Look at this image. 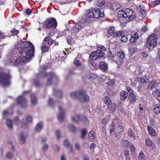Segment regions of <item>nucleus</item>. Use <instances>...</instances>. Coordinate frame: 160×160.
<instances>
[{"label": "nucleus", "instance_id": "1", "mask_svg": "<svg viewBox=\"0 0 160 160\" xmlns=\"http://www.w3.org/2000/svg\"><path fill=\"white\" fill-rule=\"evenodd\" d=\"M21 43V44L18 45L16 48L19 53L22 55L16 58L11 56H8L6 61V64L16 66L21 62L30 61L34 57V47L33 44L30 42L25 41H22Z\"/></svg>", "mask_w": 160, "mask_h": 160}, {"label": "nucleus", "instance_id": "2", "mask_svg": "<svg viewBox=\"0 0 160 160\" xmlns=\"http://www.w3.org/2000/svg\"><path fill=\"white\" fill-rule=\"evenodd\" d=\"M123 13L118 14V18L122 23H126L136 17L135 13L129 8H127Z\"/></svg>", "mask_w": 160, "mask_h": 160}, {"label": "nucleus", "instance_id": "3", "mask_svg": "<svg viewBox=\"0 0 160 160\" xmlns=\"http://www.w3.org/2000/svg\"><path fill=\"white\" fill-rule=\"evenodd\" d=\"M70 97L73 99H77L81 103L89 102L90 98L85 91L80 90L70 93Z\"/></svg>", "mask_w": 160, "mask_h": 160}, {"label": "nucleus", "instance_id": "4", "mask_svg": "<svg viewBox=\"0 0 160 160\" xmlns=\"http://www.w3.org/2000/svg\"><path fill=\"white\" fill-rule=\"evenodd\" d=\"M11 76L8 73L0 72V85L3 87H8L11 84Z\"/></svg>", "mask_w": 160, "mask_h": 160}, {"label": "nucleus", "instance_id": "5", "mask_svg": "<svg viewBox=\"0 0 160 160\" xmlns=\"http://www.w3.org/2000/svg\"><path fill=\"white\" fill-rule=\"evenodd\" d=\"M157 40L153 36H149L147 39V43L145 47L148 48L149 52H151L157 44Z\"/></svg>", "mask_w": 160, "mask_h": 160}, {"label": "nucleus", "instance_id": "6", "mask_svg": "<svg viewBox=\"0 0 160 160\" xmlns=\"http://www.w3.org/2000/svg\"><path fill=\"white\" fill-rule=\"evenodd\" d=\"M43 27L48 29L55 28L57 26V22L54 18L47 19L46 21L43 23Z\"/></svg>", "mask_w": 160, "mask_h": 160}, {"label": "nucleus", "instance_id": "7", "mask_svg": "<svg viewBox=\"0 0 160 160\" xmlns=\"http://www.w3.org/2000/svg\"><path fill=\"white\" fill-rule=\"evenodd\" d=\"M28 91H24L23 92L22 95L18 97L17 99V104L22 108H24L27 106V102L25 95L26 93L29 92Z\"/></svg>", "mask_w": 160, "mask_h": 160}, {"label": "nucleus", "instance_id": "8", "mask_svg": "<svg viewBox=\"0 0 160 160\" xmlns=\"http://www.w3.org/2000/svg\"><path fill=\"white\" fill-rule=\"evenodd\" d=\"M97 50L92 52L89 56L90 60H96L101 58L104 57L105 54L103 52Z\"/></svg>", "mask_w": 160, "mask_h": 160}, {"label": "nucleus", "instance_id": "9", "mask_svg": "<svg viewBox=\"0 0 160 160\" xmlns=\"http://www.w3.org/2000/svg\"><path fill=\"white\" fill-rule=\"evenodd\" d=\"M44 77L47 78V84L51 85L52 83V80L54 79H57V76L53 72H50L49 73L45 72L42 74Z\"/></svg>", "mask_w": 160, "mask_h": 160}, {"label": "nucleus", "instance_id": "10", "mask_svg": "<svg viewBox=\"0 0 160 160\" xmlns=\"http://www.w3.org/2000/svg\"><path fill=\"white\" fill-rule=\"evenodd\" d=\"M94 18H98L104 16L103 9L100 8H95L92 9Z\"/></svg>", "mask_w": 160, "mask_h": 160}, {"label": "nucleus", "instance_id": "11", "mask_svg": "<svg viewBox=\"0 0 160 160\" xmlns=\"http://www.w3.org/2000/svg\"><path fill=\"white\" fill-rule=\"evenodd\" d=\"M113 38H117L118 37L121 42H125L128 41V38L126 35L124 34V32H118L117 34H115L113 36Z\"/></svg>", "mask_w": 160, "mask_h": 160}, {"label": "nucleus", "instance_id": "12", "mask_svg": "<svg viewBox=\"0 0 160 160\" xmlns=\"http://www.w3.org/2000/svg\"><path fill=\"white\" fill-rule=\"evenodd\" d=\"M99 68L102 71L106 72L108 70V64L103 61L100 62L98 65Z\"/></svg>", "mask_w": 160, "mask_h": 160}, {"label": "nucleus", "instance_id": "13", "mask_svg": "<svg viewBox=\"0 0 160 160\" xmlns=\"http://www.w3.org/2000/svg\"><path fill=\"white\" fill-rule=\"evenodd\" d=\"M26 119H23L22 121V124L23 126L27 125L28 122H31L32 121V117L30 115H28L26 117Z\"/></svg>", "mask_w": 160, "mask_h": 160}, {"label": "nucleus", "instance_id": "14", "mask_svg": "<svg viewBox=\"0 0 160 160\" xmlns=\"http://www.w3.org/2000/svg\"><path fill=\"white\" fill-rule=\"evenodd\" d=\"M108 110L110 112H115L116 110V105L112 102L107 105Z\"/></svg>", "mask_w": 160, "mask_h": 160}, {"label": "nucleus", "instance_id": "15", "mask_svg": "<svg viewBox=\"0 0 160 160\" xmlns=\"http://www.w3.org/2000/svg\"><path fill=\"white\" fill-rule=\"evenodd\" d=\"M128 99L130 102L132 104L135 103L137 99V95L135 92L129 94L128 96Z\"/></svg>", "mask_w": 160, "mask_h": 160}, {"label": "nucleus", "instance_id": "16", "mask_svg": "<svg viewBox=\"0 0 160 160\" xmlns=\"http://www.w3.org/2000/svg\"><path fill=\"white\" fill-rule=\"evenodd\" d=\"M41 73L38 74L36 77L33 79V84L36 87H39L42 86V84L39 82L38 78H39Z\"/></svg>", "mask_w": 160, "mask_h": 160}, {"label": "nucleus", "instance_id": "17", "mask_svg": "<svg viewBox=\"0 0 160 160\" xmlns=\"http://www.w3.org/2000/svg\"><path fill=\"white\" fill-rule=\"evenodd\" d=\"M84 119L86 120H87V119L86 117L81 116L80 117V116L77 115H75L72 118V121L75 122H77L80 120H81L82 119Z\"/></svg>", "mask_w": 160, "mask_h": 160}, {"label": "nucleus", "instance_id": "18", "mask_svg": "<svg viewBox=\"0 0 160 160\" xmlns=\"http://www.w3.org/2000/svg\"><path fill=\"white\" fill-rule=\"evenodd\" d=\"M58 108L60 113L58 115V119L59 121L62 122L63 121V118L64 116V112L62 109L61 107H59Z\"/></svg>", "mask_w": 160, "mask_h": 160}, {"label": "nucleus", "instance_id": "19", "mask_svg": "<svg viewBox=\"0 0 160 160\" xmlns=\"http://www.w3.org/2000/svg\"><path fill=\"white\" fill-rule=\"evenodd\" d=\"M120 99L122 100H125L128 96V92L125 91H122L120 92Z\"/></svg>", "mask_w": 160, "mask_h": 160}, {"label": "nucleus", "instance_id": "20", "mask_svg": "<svg viewBox=\"0 0 160 160\" xmlns=\"http://www.w3.org/2000/svg\"><path fill=\"white\" fill-rule=\"evenodd\" d=\"M30 98L32 105H35L37 104V98L36 95L34 94H32L30 96Z\"/></svg>", "mask_w": 160, "mask_h": 160}, {"label": "nucleus", "instance_id": "21", "mask_svg": "<svg viewBox=\"0 0 160 160\" xmlns=\"http://www.w3.org/2000/svg\"><path fill=\"white\" fill-rule=\"evenodd\" d=\"M93 13L92 9L87 11V13L86 14V19L88 20V19H89L90 18H94Z\"/></svg>", "mask_w": 160, "mask_h": 160}, {"label": "nucleus", "instance_id": "22", "mask_svg": "<svg viewBox=\"0 0 160 160\" xmlns=\"http://www.w3.org/2000/svg\"><path fill=\"white\" fill-rule=\"evenodd\" d=\"M145 143L147 145L151 147L152 148V149H154L156 148L155 143L149 139H146Z\"/></svg>", "mask_w": 160, "mask_h": 160}, {"label": "nucleus", "instance_id": "23", "mask_svg": "<svg viewBox=\"0 0 160 160\" xmlns=\"http://www.w3.org/2000/svg\"><path fill=\"white\" fill-rule=\"evenodd\" d=\"M147 129L148 131L149 134L151 136H155L156 135V133L154 129L151 126H148Z\"/></svg>", "mask_w": 160, "mask_h": 160}, {"label": "nucleus", "instance_id": "24", "mask_svg": "<svg viewBox=\"0 0 160 160\" xmlns=\"http://www.w3.org/2000/svg\"><path fill=\"white\" fill-rule=\"evenodd\" d=\"M108 35L110 36H112L113 38L114 35L117 34L118 32H115V28L114 27H111V28H109L108 30Z\"/></svg>", "mask_w": 160, "mask_h": 160}, {"label": "nucleus", "instance_id": "25", "mask_svg": "<svg viewBox=\"0 0 160 160\" xmlns=\"http://www.w3.org/2000/svg\"><path fill=\"white\" fill-rule=\"evenodd\" d=\"M43 127V123L42 122H38L36 125L35 130L36 132H40L42 129Z\"/></svg>", "mask_w": 160, "mask_h": 160}, {"label": "nucleus", "instance_id": "26", "mask_svg": "<svg viewBox=\"0 0 160 160\" xmlns=\"http://www.w3.org/2000/svg\"><path fill=\"white\" fill-rule=\"evenodd\" d=\"M120 5L117 2H114L111 4V8L114 11H116L120 8Z\"/></svg>", "mask_w": 160, "mask_h": 160}, {"label": "nucleus", "instance_id": "27", "mask_svg": "<svg viewBox=\"0 0 160 160\" xmlns=\"http://www.w3.org/2000/svg\"><path fill=\"white\" fill-rule=\"evenodd\" d=\"M53 94L57 97L61 98L62 96V92L61 90L54 89Z\"/></svg>", "mask_w": 160, "mask_h": 160}, {"label": "nucleus", "instance_id": "28", "mask_svg": "<svg viewBox=\"0 0 160 160\" xmlns=\"http://www.w3.org/2000/svg\"><path fill=\"white\" fill-rule=\"evenodd\" d=\"M155 84L154 81L150 82L149 83V85L148 86L147 89L148 90H152L155 88Z\"/></svg>", "mask_w": 160, "mask_h": 160}, {"label": "nucleus", "instance_id": "29", "mask_svg": "<svg viewBox=\"0 0 160 160\" xmlns=\"http://www.w3.org/2000/svg\"><path fill=\"white\" fill-rule=\"evenodd\" d=\"M121 143L122 145L124 147L128 148L130 146V143L128 140H122Z\"/></svg>", "mask_w": 160, "mask_h": 160}, {"label": "nucleus", "instance_id": "30", "mask_svg": "<svg viewBox=\"0 0 160 160\" xmlns=\"http://www.w3.org/2000/svg\"><path fill=\"white\" fill-rule=\"evenodd\" d=\"M88 132L85 129H83L81 131V138L82 140H84L86 136L87 135Z\"/></svg>", "mask_w": 160, "mask_h": 160}, {"label": "nucleus", "instance_id": "31", "mask_svg": "<svg viewBox=\"0 0 160 160\" xmlns=\"http://www.w3.org/2000/svg\"><path fill=\"white\" fill-rule=\"evenodd\" d=\"M128 135L130 136L131 138H132L133 139H135L136 135L132 129L129 128L128 129Z\"/></svg>", "mask_w": 160, "mask_h": 160}, {"label": "nucleus", "instance_id": "32", "mask_svg": "<svg viewBox=\"0 0 160 160\" xmlns=\"http://www.w3.org/2000/svg\"><path fill=\"white\" fill-rule=\"evenodd\" d=\"M103 100L104 103L107 104V105L112 102L110 98L107 95L103 97Z\"/></svg>", "mask_w": 160, "mask_h": 160}, {"label": "nucleus", "instance_id": "33", "mask_svg": "<svg viewBox=\"0 0 160 160\" xmlns=\"http://www.w3.org/2000/svg\"><path fill=\"white\" fill-rule=\"evenodd\" d=\"M19 138L20 142L21 144H23L25 142V137L24 136L23 133H20L19 136Z\"/></svg>", "mask_w": 160, "mask_h": 160}, {"label": "nucleus", "instance_id": "34", "mask_svg": "<svg viewBox=\"0 0 160 160\" xmlns=\"http://www.w3.org/2000/svg\"><path fill=\"white\" fill-rule=\"evenodd\" d=\"M94 132L93 131H90L88 133V137L89 139L91 141H93L94 140Z\"/></svg>", "mask_w": 160, "mask_h": 160}, {"label": "nucleus", "instance_id": "35", "mask_svg": "<svg viewBox=\"0 0 160 160\" xmlns=\"http://www.w3.org/2000/svg\"><path fill=\"white\" fill-rule=\"evenodd\" d=\"M6 123L8 127V128L11 130L12 129V122L9 119H7L6 121Z\"/></svg>", "mask_w": 160, "mask_h": 160}, {"label": "nucleus", "instance_id": "36", "mask_svg": "<svg viewBox=\"0 0 160 160\" xmlns=\"http://www.w3.org/2000/svg\"><path fill=\"white\" fill-rule=\"evenodd\" d=\"M117 56L122 60L124 58V53L122 50H121L119 52L117 53Z\"/></svg>", "mask_w": 160, "mask_h": 160}, {"label": "nucleus", "instance_id": "37", "mask_svg": "<svg viewBox=\"0 0 160 160\" xmlns=\"http://www.w3.org/2000/svg\"><path fill=\"white\" fill-rule=\"evenodd\" d=\"M69 130L73 133H75L76 131V128L73 125H70L68 126Z\"/></svg>", "mask_w": 160, "mask_h": 160}, {"label": "nucleus", "instance_id": "38", "mask_svg": "<svg viewBox=\"0 0 160 160\" xmlns=\"http://www.w3.org/2000/svg\"><path fill=\"white\" fill-rule=\"evenodd\" d=\"M138 80L139 82L142 84L147 83L148 82V79H147L146 80H145V79L144 78L142 77H140L139 78Z\"/></svg>", "mask_w": 160, "mask_h": 160}, {"label": "nucleus", "instance_id": "39", "mask_svg": "<svg viewBox=\"0 0 160 160\" xmlns=\"http://www.w3.org/2000/svg\"><path fill=\"white\" fill-rule=\"evenodd\" d=\"M86 20L87 19H84L79 22H78L80 23V25L82 26V27H85L86 25L87 22H88V21H86Z\"/></svg>", "mask_w": 160, "mask_h": 160}, {"label": "nucleus", "instance_id": "40", "mask_svg": "<svg viewBox=\"0 0 160 160\" xmlns=\"http://www.w3.org/2000/svg\"><path fill=\"white\" fill-rule=\"evenodd\" d=\"M154 111L157 114L160 112V104H157L154 107Z\"/></svg>", "mask_w": 160, "mask_h": 160}, {"label": "nucleus", "instance_id": "41", "mask_svg": "<svg viewBox=\"0 0 160 160\" xmlns=\"http://www.w3.org/2000/svg\"><path fill=\"white\" fill-rule=\"evenodd\" d=\"M97 50H100L99 51L103 52V51H106V49L104 46L99 45L98 46Z\"/></svg>", "mask_w": 160, "mask_h": 160}, {"label": "nucleus", "instance_id": "42", "mask_svg": "<svg viewBox=\"0 0 160 160\" xmlns=\"http://www.w3.org/2000/svg\"><path fill=\"white\" fill-rule=\"evenodd\" d=\"M48 105L50 107H53L54 104L55 102L52 98H50L48 100Z\"/></svg>", "mask_w": 160, "mask_h": 160}, {"label": "nucleus", "instance_id": "43", "mask_svg": "<svg viewBox=\"0 0 160 160\" xmlns=\"http://www.w3.org/2000/svg\"><path fill=\"white\" fill-rule=\"evenodd\" d=\"M109 129L110 130V132L111 134H112L115 131V125L114 124L111 125L109 126Z\"/></svg>", "mask_w": 160, "mask_h": 160}, {"label": "nucleus", "instance_id": "44", "mask_svg": "<svg viewBox=\"0 0 160 160\" xmlns=\"http://www.w3.org/2000/svg\"><path fill=\"white\" fill-rule=\"evenodd\" d=\"M64 144L65 146L68 147L70 149L71 151L72 152V145H69V143L67 140H65L64 142Z\"/></svg>", "mask_w": 160, "mask_h": 160}, {"label": "nucleus", "instance_id": "45", "mask_svg": "<svg viewBox=\"0 0 160 160\" xmlns=\"http://www.w3.org/2000/svg\"><path fill=\"white\" fill-rule=\"evenodd\" d=\"M42 53L48 51L49 49L48 47L46 45H42L41 47Z\"/></svg>", "mask_w": 160, "mask_h": 160}, {"label": "nucleus", "instance_id": "46", "mask_svg": "<svg viewBox=\"0 0 160 160\" xmlns=\"http://www.w3.org/2000/svg\"><path fill=\"white\" fill-rule=\"evenodd\" d=\"M74 27L75 28L78 30V32H79L80 30H81L83 28L80 25V24L79 22L77 24H76L74 25Z\"/></svg>", "mask_w": 160, "mask_h": 160}, {"label": "nucleus", "instance_id": "47", "mask_svg": "<svg viewBox=\"0 0 160 160\" xmlns=\"http://www.w3.org/2000/svg\"><path fill=\"white\" fill-rule=\"evenodd\" d=\"M130 146L131 147L130 151L132 154L133 155L135 154V148L134 145H133V144H132V145H130Z\"/></svg>", "mask_w": 160, "mask_h": 160}, {"label": "nucleus", "instance_id": "48", "mask_svg": "<svg viewBox=\"0 0 160 160\" xmlns=\"http://www.w3.org/2000/svg\"><path fill=\"white\" fill-rule=\"evenodd\" d=\"M19 32V31L16 29L15 28H14L10 30V32L12 33V34H14L15 35H17Z\"/></svg>", "mask_w": 160, "mask_h": 160}, {"label": "nucleus", "instance_id": "49", "mask_svg": "<svg viewBox=\"0 0 160 160\" xmlns=\"http://www.w3.org/2000/svg\"><path fill=\"white\" fill-rule=\"evenodd\" d=\"M13 157V154L10 152L7 153L6 155V158L7 159H11Z\"/></svg>", "mask_w": 160, "mask_h": 160}, {"label": "nucleus", "instance_id": "50", "mask_svg": "<svg viewBox=\"0 0 160 160\" xmlns=\"http://www.w3.org/2000/svg\"><path fill=\"white\" fill-rule=\"evenodd\" d=\"M152 3L153 5V7H155L157 5L160 4V0H157L154 2H152Z\"/></svg>", "mask_w": 160, "mask_h": 160}, {"label": "nucleus", "instance_id": "51", "mask_svg": "<svg viewBox=\"0 0 160 160\" xmlns=\"http://www.w3.org/2000/svg\"><path fill=\"white\" fill-rule=\"evenodd\" d=\"M152 94L153 96H156L159 95H160V92H159L158 90L156 89L152 92Z\"/></svg>", "mask_w": 160, "mask_h": 160}, {"label": "nucleus", "instance_id": "52", "mask_svg": "<svg viewBox=\"0 0 160 160\" xmlns=\"http://www.w3.org/2000/svg\"><path fill=\"white\" fill-rule=\"evenodd\" d=\"M20 122L21 121L18 117H16L13 120V123L17 124H19Z\"/></svg>", "mask_w": 160, "mask_h": 160}, {"label": "nucleus", "instance_id": "53", "mask_svg": "<svg viewBox=\"0 0 160 160\" xmlns=\"http://www.w3.org/2000/svg\"><path fill=\"white\" fill-rule=\"evenodd\" d=\"M126 90L129 93L128 94H130L135 92L131 88L128 87H126Z\"/></svg>", "mask_w": 160, "mask_h": 160}, {"label": "nucleus", "instance_id": "54", "mask_svg": "<svg viewBox=\"0 0 160 160\" xmlns=\"http://www.w3.org/2000/svg\"><path fill=\"white\" fill-rule=\"evenodd\" d=\"M48 148V144L45 143L42 148V150L43 151H45L47 150Z\"/></svg>", "mask_w": 160, "mask_h": 160}, {"label": "nucleus", "instance_id": "55", "mask_svg": "<svg viewBox=\"0 0 160 160\" xmlns=\"http://www.w3.org/2000/svg\"><path fill=\"white\" fill-rule=\"evenodd\" d=\"M117 128L119 132H122L123 130L122 126L120 125H118Z\"/></svg>", "mask_w": 160, "mask_h": 160}, {"label": "nucleus", "instance_id": "56", "mask_svg": "<svg viewBox=\"0 0 160 160\" xmlns=\"http://www.w3.org/2000/svg\"><path fill=\"white\" fill-rule=\"evenodd\" d=\"M144 155L143 153H139L138 156V158L140 159H141V160L144 159Z\"/></svg>", "mask_w": 160, "mask_h": 160}, {"label": "nucleus", "instance_id": "57", "mask_svg": "<svg viewBox=\"0 0 160 160\" xmlns=\"http://www.w3.org/2000/svg\"><path fill=\"white\" fill-rule=\"evenodd\" d=\"M130 42L131 43H134L135 42H136L137 40L135 39V38H134L133 37H132V36H131V38L129 40Z\"/></svg>", "mask_w": 160, "mask_h": 160}, {"label": "nucleus", "instance_id": "58", "mask_svg": "<svg viewBox=\"0 0 160 160\" xmlns=\"http://www.w3.org/2000/svg\"><path fill=\"white\" fill-rule=\"evenodd\" d=\"M32 12V11L30 9H26V12H24L25 15H29Z\"/></svg>", "mask_w": 160, "mask_h": 160}, {"label": "nucleus", "instance_id": "59", "mask_svg": "<svg viewBox=\"0 0 160 160\" xmlns=\"http://www.w3.org/2000/svg\"><path fill=\"white\" fill-rule=\"evenodd\" d=\"M56 135L57 137V139H59L60 137L61 133L59 130L57 131L56 132Z\"/></svg>", "mask_w": 160, "mask_h": 160}, {"label": "nucleus", "instance_id": "60", "mask_svg": "<svg viewBox=\"0 0 160 160\" xmlns=\"http://www.w3.org/2000/svg\"><path fill=\"white\" fill-rule=\"evenodd\" d=\"M72 38L70 37H68L67 38V42L68 44H71L72 43Z\"/></svg>", "mask_w": 160, "mask_h": 160}, {"label": "nucleus", "instance_id": "61", "mask_svg": "<svg viewBox=\"0 0 160 160\" xmlns=\"http://www.w3.org/2000/svg\"><path fill=\"white\" fill-rule=\"evenodd\" d=\"M124 157L128 156L130 155L129 152L128 150H125L124 151Z\"/></svg>", "mask_w": 160, "mask_h": 160}, {"label": "nucleus", "instance_id": "62", "mask_svg": "<svg viewBox=\"0 0 160 160\" xmlns=\"http://www.w3.org/2000/svg\"><path fill=\"white\" fill-rule=\"evenodd\" d=\"M74 64L77 66H80L81 65L79 61L77 60H75L74 62Z\"/></svg>", "mask_w": 160, "mask_h": 160}, {"label": "nucleus", "instance_id": "63", "mask_svg": "<svg viewBox=\"0 0 160 160\" xmlns=\"http://www.w3.org/2000/svg\"><path fill=\"white\" fill-rule=\"evenodd\" d=\"M96 144L95 143H91L90 145V148L92 150V149H94L96 147Z\"/></svg>", "mask_w": 160, "mask_h": 160}, {"label": "nucleus", "instance_id": "64", "mask_svg": "<svg viewBox=\"0 0 160 160\" xmlns=\"http://www.w3.org/2000/svg\"><path fill=\"white\" fill-rule=\"evenodd\" d=\"M54 149L56 151H58L60 149V147L57 145H55L53 146Z\"/></svg>", "mask_w": 160, "mask_h": 160}]
</instances>
